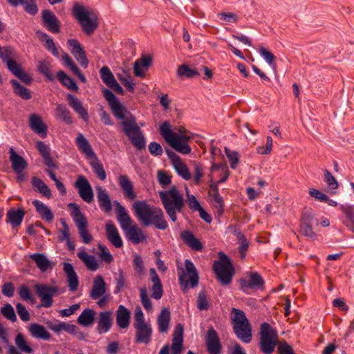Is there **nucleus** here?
Here are the masks:
<instances>
[{
    "label": "nucleus",
    "mask_w": 354,
    "mask_h": 354,
    "mask_svg": "<svg viewBox=\"0 0 354 354\" xmlns=\"http://www.w3.org/2000/svg\"><path fill=\"white\" fill-rule=\"evenodd\" d=\"M97 248L100 251V257L102 261L106 263H111L113 261L112 254L105 245L98 244Z\"/></svg>",
    "instance_id": "57"
},
{
    "label": "nucleus",
    "mask_w": 354,
    "mask_h": 354,
    "mask_svg": "<svg viewBox=\"0 0 354 354\" xmlns=\"http://www.w3.org/2000/svg\"><path fill=\"white\" fill-rule=\"evenodd\" d=\"M10 84L13 87L14 93L23 100H27L32 97L31 93L28 88L21 85L17 80H11Z\"/></svg>",
    "instance_id": "44"
},
{
    "label": "nucleus",
    "mask_w": 354,
    "mask_h": 354,
    "mask_svg": "<svg viewBox=\"0 0 354 354\" xmlns=\"http://www.w3.org/2000/svg\"><path fill=\"white\" fill-rule=\"evenodd\" d=\"M185 270H183L179 274L178 281L180 288L183 292H186L190 288H194L198 284V274L194 263L189 259L185 261Z\"/></svg>",
    "instance_id": "8"
},
{
    "label": "nucleus",
    "mask_w": 354,
    "mask_h": 354,
    "mask_svg": "<svg viewBox=\"0 0 354 354\" xmlns=\"http://www.w3.org/2000/svg\"><path fill=\"white\" fill-rule=\"evenodd\" d=\"M178 75L179 76H185L188 78H192L195 76H198L199 73L196 69H192L187 65H181L178 67Z\"/></svg>",
    "instance_id": "54"
},
{
    "label": "nucleus",
    "mask_w": 354,
    "mask_h": 354,
    "mask_svg": "<svg viewBox=\"0 0 354 354\" xmlns=\"http://www.w3.org/2000/svg\"><path fill=\"white\" fill-rule=\"evenodd\" d=\"M102 93L114 117L122 120L120 123L122 127V131L128 138L131 145L138 150L145 149L146 139L142 131L136 122V117L130 113L127 108L118 101L117 97L108 88H104Z\"/></svg>",
    "instance_id": "1"
},
{
    "label": "nucleus",
    "mask_w": 354,
    "mask_h": 354,
    "mask_svg": "<svg viewBox=\"0 0 354 354\" xmlns=\"http://www.w3.org/2000/svg\"><path fill=\"white\" fill-rule=\"evenodd\" d=\"M127 237L135 244H138L146 239L143 231L136 225L131 227L126 231Z\"/></svg>",
    "instance_id": "42"
},
{
    "label": "nucleus",
    "mask_w": 354,
    "mask_h": 354,
    "mask_svg": "<svg viewBox=\"0 0 354 354\" xmlns=\"http://www.w3.org/2000/svg\"><path fill=\"white\" fill-rule=\"evenodd\" d=\"M105 232L107 239L115 248H120L123 245V241L117 227L112 221H108L105 225Z\"/></svg>",
    "instance_id": "18"
},
{
    "label": "nucleus",
    "mask_w": 354,
    "mask_h": 354,
    "mask_svg": "<svg viewBox=\"0 0 354 354\" xmlns=\"http://www.w3.org/2000/svg\"><path fill=\"white\" fill-rule=\"evenodd\" d=\"M232 313H234V317L232 319L233 326L248 322V320L243 310L233 308L232 309Z\"/></svg>",
    "instance_id": "51"
},
{
    "label": "nucleus",
    "mask_w": 354,
    "mask_h": 354,
    "mask_svg": "<svg viewBox=\"0 0 354 354\" xmlns=\"http://www.w3.org/2000/svg\"><path fill=\"white\" fill-rule=\"evenodd\" d=\"M163 207L173 222L177 220L176 212H181L184 207V198L176 186H172L167 191L159 192Z\"/></svg>",
    "instance_id": "4"
},
{
    "label": "nucleus",
    "mask_w": 354,
    "mask_h": 354,
    "mask_svg": "<svg viewBox=\"0 0 354 354\" xmlns=\"http://www.w3.org/2000/svg\"><path fill=\"white\" fill-rule=\"evenodd\" d=\"M29 127L37 135L42 138L47 136L48 127L42 120L40 115L33 113L29 116Z\"/></svg>",
    "instance_id": "17"
},
{
    "label": "nucleus",
    "mask_w": 354,
    "mask_h": 354,
    "mask_svg": "<svg viewBox=\"0 0 354 354\" xmlns=\"http://www.w3.org/2000/svg\"><path fill=\"white\" fill-rule=\"evenodd\" d=\"M133 209L138 219L145 226L153 225L160 230L168 227L164 212L160 207L150 205L145 201H137L133 203Z\"/></svg>",
    "instance_id": "2"
},
{
    "label": "nucleus",
    "mask_w": 354,
    "mask_h": 354,
    "mask_svg": "<svg viewBox=\"0 0 354 354\" xmlns=\"http://www.w3.org/2000/svg\"><path fill=\"white\" fill-rule=\"evenodd\" d=\"M62 60L64 61L66 66L68 67L82 83H85L86 82V78L85 76L80 71V68L75 64L72 58L66 53H63Z\"/></svg>",
    "instance_id": "38"
},
{
    "label": "nucleus",
    "mask_w": 354,
    "mask_h": 354,
    "mask_svg": "<svg viewBox=\"0 0 354 354\" xmlns=\"http://www.w3.org/2000/svg\"><path fill=\"white\" fill-rule=\"evenodd\" d=\"M206 344L209 354H220L221 344L217 332L212 328H209L207 333Z\"/></svg>",
    "instance_id": "16"
},
{
    "label": "nucleus",
    "mask_w": 354,
    "mask_h": 354,
    "mask_svg": "<svg viewBox=\"0 0 354 354\" xmlns=\"http://www.w3.org/2000/svg\"><path fill=\"white\" fill-rule=\"evenodd\" d=\"M21 5L24 6V10L30 15H35L38 12L35 0H24Z\"/></svg>",
    "instance_id": "61"
},
{
    "label": "nucleus",
    "mask_w": 354,
    "mask_h": 354,
    "mask_svg": "<svg viewBox=\"0 0 354 354\" xmlns=\"http://www.w3.org/2000/svg\"><path fill=\"white\" fill-rule=\"evenodd\" d=\"M136 333V342L148 344L151 340L152 328L148 324L134 326Z\"/></svg>",
    "instance_id": "20"
},
{
    "label": "nucleus",
    "mask_w": 354,
    "mask_h": 354,
    "mask_svg": "<svg viewBox=\"0 0 354 354\" xmlns=\"http://www.w3.org/2000/svg\"><path fill=\"white\" fill-rule=\"evenodd\" d=\"M100 75L102 82L108 87H109L112 84H113L116 81L110 68L106 66H104L101 68V69L100 70Z\"/></svg>",
    "instance_id": "45"
},
{
    "label": "nucleus",
    "mask_w": 354,
    "mask_h": 354,
    "mask_svg": "<svg viewBox=\"0 0 354 354\" xmlns=\"http://www.w3.org/2000/svg\"><path fill=\"white\" fill-rule=\"evenodd\" d=\"M233 329L236 337L243 342L248 344L251 342L252 330L249 322L233 326Z\"/></svg>",
    "instance_id": "25"
},
{
    "label": "nucleus",
    "mask_w": 354,
    "mask_h": 354,
    "mask_svg": "<svg viewBox=\"0 0 354 354\" xmlns=\"http://www.w3.org/2000/svg\"><path fill=\"white\" fill-rule=\"evenodd\" d=\"M56 114L66 123L71 124L73 122L70 111L66 108L65 105L58 104L56 107Z\"/></svg>",
    "instance_id": "48"
},
{
    "label": "nucleus",
    "mask_w": 354,
    "mask_h": 354,
    "mask_svg": "<svg viewBox=\"0 0 354 354\" xmlns=\"http://www.w3.org/2000/svg\"><path fill=\"white\" fill-rule=\"evenodd\" d=\"M149 276V279L153 283L151 288V297L155 299H160L163 293L162 285L160 279L154 268H150Z\"/></svg>",
    "instance_id": "23"
},
{
    "label": "nucleus",
    "mask_w": 354,
    "mask_h": 354,
    "mask_svg": "<svg viewBox=\"0 0 354 354\" xmlns=\"http://www.w3.org/2000/svg\"><path fill=\"white\" fill-rule=\"evenodd\" d=\"M75 187L78 189L79 195L84 201L91 203L93 201L91 185L84 176L80 175L77 177Z\"/></svg>",
    "instance_id": "13"
},
{
    "label": "nucleus",
    "mask_w": 354,
    "mask_h": 354,
    "mask_svg": "<svg viewBox=\"0 0 354 354\" xmlns=\"http://www.w3.org/2000/svg\"><path fill=\"white\" fill-rule=\"evenodd\" d=\"M159 131L165 141L176 151L184 155L191 153L192 149L187 142L192 136L185 134L187 131L184 127L180 128V134H177L172 131L170 123L165 121L160 124Z\"/></svg>",
    "instance_id": "3"
},
{
    "label": "nucleus",
    "mask_w": 354,
    "mask_h": 354,
    "mask_svg": "<svg viewBox=\"0 0 354 354\" xmlns=\"http://www.w3.org/2000/svg\"><path fill=\"white\" fill-rule=\"evenodd\" d=\"M106 292V283L101 275H97L93 279V284L90 292L93 299H97L104 295Z\"/></svg>",
    "instance_id": "24"
},
{
    "label": "nucleus",
    "mask_w": 354,
    "mask_h": 354,
    "mask_svg": "<svg viewBox=\"0 0 354 354\" xmlns=\"http://www.w3.org/2000/svg\"><path fill=\"white\" fill-rule=\"evenodd\" d=\"M133 266L138 274L142 275L144 274L145 266L141 256L138 254L133 255Z\"/></svg>",
    "instance_id": "59"
},
{
    "label": "nucleus",
    "mask_w": 354,
    "mask_h": 354,
    "mask_svg": "<svg viewBox=\"0 0 354 354\" xmlns=\"http://www.w3.org/2000/svg\"><path fill=\"white\" fill-rule=\"evenodd\" d=\"M180 237L184 243L192 250L195 251H201L203 245L201 241L195 237L192 232L189 230L183 231L180 233Z\"/></svg>",
    "instance_id": "31"
},
{
    "label": "nucleus",
    "mask_w": 354,
    "mask_h": 354,
    "mask_svg": "<svg viewBox=\"0 0 354 354\" xmlns=\"http://www.w3.org/2000/svg\"><path fill=\"white\" fill-rule=\"evenodd\" d=\"M1 312L6 319L10 320L12 322H16L17 317L14 308L11 304H6L4 306L1 308Z\"/></svg>",
    "instance_id": "58"
},
{
    "label": "nucleus",
    "mask_w": 354,
    "mask_h": 354,
    "mask_svg": "<svg viewBox=\"0 0 354 354\" xmlns=\"http://www.w3.org/2000/svg\"><path fill=\"white\" fill-rule=\"evenodd\" d=\"M313 216L310 214H303L301 218L299 232L310 240L317 239V234L313 230Z\"/></svg>",
    "instance_id": "15"
},
{
    "label": "nucleus",
    "mask_w": 354,
    "mask_h": 354,
    "mask_svg": "<svg viewBox=\"0 0 354 354\" xmlns=\"http://www.w3.org/2000/svg\"><path fill=\"white\" fill-rule=\"evenodd\" d=\"M118 183L123 192L124 198L133 201L137 197V194L133 190V183L127 175H120Z\"/></svg>",
    "instance_id": "19"
},
{
    "label": "nucleus",
    "mask_w": 354,
    "mask_h": 354,
    "mask_svg": "<svg viewBox=\"0 0 354 354\" xmlns=\"http://www.w3.org/2000/svg\"><path fill=\"white\" fill-rule=\"evenodd\" d=\"M67 100L69 106L79 115L80 118L87 122L88 120V111L80 100L72 94L67 95Z\"/></svg>",
    "instance_id": "22"
},
{
    "label": "nucleus",
    "mask_w": 354,
    "mask_h": 354,
    "mask_svg": "<svg viewBox=\"0 0 354 354\" xmlns=\"http://www.w3.org/2000/svg\"><path fill=\"white\" fill-rule=\"evenodd\" d=\"M131 312L123 305H120L116 311V323L120 328L129 327Z\"/></svg>",
    "instance_id": "26"
},
{
    "label": "nucleus",
    "mask_w": 354,
    "mask_h": 354,
    "mask_svg": "<svg viewBox=\"0 0 354 354\" xmlns=\"http://www.w3.org/2000/svg\"><path fill=\"white\" fill-rule=\"evenodd\" d=\"M31 184L32 189L35 192H39L48 199L52 197L50 189L41 179L36 176H32L31 178Z\"/></svg>",
    "instance_id": "37"
},
{
    "label": "nucleus",
    "mask_w": 354,
    "mask_h": 354,
    "mask_svg": "<svg viewBox=\"0 0 354 354\" xmlns=\"http://www.w3.org/2000/svg\"><path fill=\"white\" fill-rule=\"evenodd\" d=\"M41 19L44 26L52 33L60 32V22L56 15L50 10H44L41 13Z\"/></svg>",
    "instance_id": "14"
},
{
    "label": "nucleus",
    "mask_w": 354,
    "mask_h": 354,
    "mask_svg": "<svg viewBox=\"0 0 354 354\" xmlns=\"http://www.w3.org/2000/svg\"><path fill=\"white\" fill-rule=\"evenodd\" d=\"M277 352L279 354H296L294 352L292 346L288 344L286 341H281L277 346Z\"/></svg>",
    "instance_id": "64"
},
{
    "label": "nucleus",
    "mask_w": 354,
    "mask_h": 354,
    "mask_svg": "<svg viewBox=\"0 0 354 354\" xmlns=\"http://www.w3.org/2000/svg\"><path fill=\"white\" fill-rule=\"evenodd\" d=\"M226 156L230 164L232 169H236L239 162V156L238 152L235 151H230L227 148L225 149Z\"/></svg>",
    "instance_id": "60"
},
{
    "label": "nucleus",
    "mask_w": 354,
    "mask_h": 354,
    "mask_svg": "<svg viewBox=\"0 0 354 354\" xmlns=\"http://www.w3.org/2000/svg\"><path fill=\"white\" fill-rule=\"evenodd\" d=\"M29 257L35 261L41 272H46L48 268H52L53 266V263L43 253L32 254H30Z\"/></svg>",
    "instance_id": "33"
},
{
    "label": "nucleus",
    "mask_w": 354,
    "mask_h": 354,
    "mask_svg": "<svg viewBox=\"0 0 354 354\" xmlns=\"http://www.w3.org/2000/svg\"><path fill=\"white\" fill-rule=\"evenodd\" d=\"M15 57L13 48L10 46L1 47L0 46V58L3 62L7 63V60L12 59Z\"/></svg>",
    "instance_id": "55"
},
{
    "label": "nucleus",
    "mask_w": 354,
    "mask_h": 354,
    "mask_svg": "<svg viewBox=\"0 0 354 354\" xmlns=\"http://www.w3.org/2000/svg\"><path fill=\"white\" fill-rule=\"evenodd\" d=\"M37 212L40 215L41 218L46 221L50 223L54 219V215L52 211L42 202L35 200L32 201Z\"/></svg>",
    "instance_id": "35"
},
{
    "label": "nucleus",
    "mask_w": 354,
    "mask_h": 354,
    "mask_svg": "<svg viewBox=\"0 0 354 354\" xmlns=\"http://www.w3.org/2000/svg\"><path fill=\"white\" fill-rule=\"evenodd\" d=\"M19 295L20 297L24 301H29L31 303H35V299L32 295L29 288L26 285H21L19 289Z\"/></svg>",
    "instance_id": "62"
},
{
    "label": "nucleus",
    "mask_w": 354,
    "mask_h": 354,
    "mask_svg": "<svg viewBox=\"0 0 354 354\" xmlns=\"http://www.w3.org/2000/svg\"><path fill=\"white\" fill-rule=\"evenodd\" d=\"M249 279L241 278L239 280L240 288L244 292L250 294V290H262L264 286V280L261 276L256 272H250Z\"/></svg>",
    "instance_id": "12"
},
{
    "label": "nucleus",
    "mask_w": 354,
    "mask_h": 354,
    "mask_svg": "<svg viewBox=\"0 0 354 354\" xmlns=\"http://www.w3.org/2000/svg\"><path fill=\"white\" fill-rule=\"evenodd\" d=\"M219 260L214 261L212 269L218 280L223 285L231 283L234 268L229 257L222 252H218Z\"/></svg>",
    "instance_id": "5"
},
{
    "label": "nucleus",
    "mask_w": 354,
    "mask_h": 354,
    "mask_svg": "<svg viewBox=\"0 0 354 354\" xmlns=\"http://www.w3.org/2000/svg\"><path fill=\"white\" fill-rule=\"evenodd\" d=\"M24 215L25 211L23 208H18L17 210L11 208L7 212L6 222L10 223L13 228L18 227L21 224Z\"/></svg>",
    "instance_id": "29"
},
{
    "label": "nucleus",
    "mask_w": 354,
    "mask_h": 354,
    "mask_svg": "<svg viewBox=\"0 0 354 354\" xmlns=\"http://www.w3.org/2000/svg\"><path fill=\"white\" fill-rule=\"evenodd\" d=\"M10 160L12 163V167L15 173H21L27 167L28 164L25 159L17 153L14 149H10Z\"/></svg>",
    "instance_id": "28"
},
{
    "label": "nucleus",
    "mask_w": 354,
    "mask_h": 354,
    "mask_svg": "<svg viewBox=\"0 0 354 354\" xmlns=\"http://www.w3.org/2000/svg\"><path fill=\"white\" fill-rule=\"evenodd\" d=\"M176 173L184 180H189L191 179L192 176L189 170L185 163L182 160L173 165Z\"/></svg>",
    "instance_id": "46"
},
{
    "label": "nucleus",
    "mask_w": 354,
    "mask_h": 354,
    "mask_svg": "<svg viewBox=\"0 0 354 354\" xmlns=\"http://www.w3.org/2000/svg\"><path fill=\"white\" fill-rule=\"evenodd\" d=\"M75 19L82 26L83 32L87 35H91L98 27L96 17H90L88 12L82 6L75 5L73 8Z\"/></svg>",
    "instance_id": "9"
},
{
    "label": "nucleus",
    "mask_w": 354,
    "mask_h": 354,
    "mask_svg": "<svg viewBox=\"0 0 354 354\" xmlns=\"http://www.w3.org/2000/svg\"><path fill=\"white\" fill-rule=\"evenodd\" d=\"M152 63V58L150 55H142L137 59L133 64V72L136 76L144 77L146 71L149 69Z\"/></svg>",
    "instance_id": "21"
},
{
    "label": "nucleus",
    "mask_w": 354,
    "mask_h": 354,
    "mask_svg": "<svg viewBox=\"0 0 354 354\" xmlns=\"http://www.w3.org/2000/svg\"><path fill=\"white\" fill-rule=\"evenodd\" d=\"M75 142L79 150L85 154L88 158L95 157L96 155L92 149L91 145L82 133H80L78 134Z\"/></svg>",
    "instance_id": "32"
},
{
    "label": "nucleus",
    "mask_w": 354,
    "mask_h": 354,
    "mask_svg": "<svg viewBox=\"0 0 354 354\" xmlns=\"http://www.w3.org/2000/svg\"><path fill=\"white\" fill-rule=\"evenodd\" d=\"M57 77L60 83L68 89L73 91H78V86L75 80L68 76L64 71H59L57 73Z\"/></svg>",
    "instance_id": "41"
},
{
    "label": "nucleus",
    "mask_w": 354,
    "mask_h": 354,
    "mask_svg": "<svg viewBox=\"0 0 354 354\" xmlns=\"http://www.w3.org/2000/svg\"><path fill=\"white\" fill-rule=\"evenodd\" d=\"M209 299L205 290H201L197 297V308L200 310H206L209 308Z\"/></svg>",
    "instance_id": "53"
},
{
    "label": "nucleus",
    "mask_w": 354,
    "mask_h": 354,
    "mask_svg": "<svg viewBox=\"0 0 354 354\" xmlns=\"http://www.w3.org/2000/svg\"><path fill=\"white\" fill-rule=\"evenodd\" d=\"M211 188L213 191V198L215 202V208L217 209V212L219 215L223 214L224 203L223 198L219 194L218 189L216 185H211Z\"/></svg>",
    "instance_id": "47"
},
{
    "label": "nucleus",
    "mask_w": 354,
    "mask_h": 354,
    "mask_svg": "<svg viewBox=\"0 0 354 354\" xmlns=\"http://www.w3.org/2000/svg\"><path fill=\"white\" fill-rule=\"evenodd\" d=\"M94 158L95 160L91 163V166L97 177L100 180H104L106 178V174L104 169L103 165L100 162V161L97 159L96 156Z\"/></svg>",
    "instance_id": "49"
},
{
    "label": "nucleus",
    "mask_w": 354,
    "mask_h": 354,
    "mask_svg": "<svg viewBox=\"0 0 354 354\" xmlns=\"http://www.w3.org/2000/svg\"><path fill=\"white\" fill-rule=\"evenodd\" d=\"M36 147L44 160V165L48 167L46 172L55 183L57 182L59 179L52 169H58V166L51 156L50 147L44 142L40 140L37 142Z\"/></svg>",
    "instance_id": "11"
},
{
    "label": "nucleus",
    "mask_w": 354,
    "mask_h": 354,
    "mask_svg": "<svg viewBox=\"0 0 354 354\" xmlns=\"http://www.w3.org/2000/svg\"><path fill=\"white\" fill-rule=\"evenodd\" d=\"M140 296L142 305L147 311H151L152 309L151 301L149 298L146 288H142L140 290Z\"/></svg>",
    "instance_id": "56"
},
{
    "label": "nucleus",
    "mask_w": 354,
    "mask_h": 354,
    "mask_svg": "<svg viewBox=\"0 0 354 354\" xmlns=\"http://www.w3.org/2000/svg\"><path fill=\"white\" fill-rule=\"evenodd\" d=\"M77 257L84 262L87 268L91 271H95L98 268V263L93 255H88L85 251L78 252Z\"/></svg>",
    "instance_id": "43"
},
{
    "label": "nucleus",
    "mask_w": 354,
    "mask_h": 354,
    "mask_svg": "<svg viewBox=\"0 0 354 354\" xmlns=\"http://www.w3.org/2000/svg\"><path fill=\"white\" fill-rule=\"evenodd\" d=\"M278 342L277 331L267 322L261 324L259 331V348L265 354H272Z\"/></svg>",
    "instance_id": "6"
},
{
    "label": "nucleus",
    "mask_w": 354,
    "mask_h": 354,
    "mask_svg": "<svg viewBox=\"0 0 354 354\" xmlns=\"http://www.w3.org/2000/svg\"><path fill=\"white\" fill-rule=\"evenodd\" d=\"M170 319L171 314L169 310L167 308H162L157 319L160 333H167L168 332Z\"/></svg>",
    "instance_id": "36"
},
{
    "label": "nucleus",
    "mask_w": 354,
    "mask_h": 354,
    "mask_svg": "<svg viewBox=\"0 0 354 354\" xmlns=\"http://www.w3.org/2000/svg\"><path fill=\"white\" fill-rule=\"evenodd\" d=\"M95 311L91 308L84 309L77 318V323L83 326H88L93 324Z\"/></svg>",
    "instance_id": "40"
},
{
    "label": "nucleus",
    "mask_w": 354,
    "mask_h": 354,
    "mask_svg": "<svg viewBox=\"0 0 354 354\" xmlns=\"http://www.w3.org/2000/svg\"><path fill=\"white\" fill-rule=\"evenodd\" d=\"M324 180L326 181L328 188L335 189L338 187L339 184L336 178L327 170H324Z\"/></svg>",
    "instance_id": "63"
},
{
    "label": "nucleus",
    "mask_w": 354,
    "mask_h": 354,
    "mask_svg": "<svg viewBox=\"0 0 354 354\" xmlns=\"http://www.w3.org/2000/svg\"><path fill=\"white\" fill-rule=\"evenodd\" d=\"M112 326L111 313L110 311L101 312L99 315V321L97 330L100 334L108 332Z\"/></svg>",
    "instance_id": "30"
},
{
    "label": "nucleus",
    "mask_w": 354,
    "mask_h": 354,
    "mask_svg": "<svg viewBox=\"0 0 354 354\" xmlns=\"http://www.w3.org/2000/svg\"><path fill=\"white\" fill-rule=\"evenodd\" d=\"M37 296L40 299L41 307L50 308L53 304V297L59 295V287L46 284H36L34 286Z\"/></svg>",
    "instance_id": "10"
},
{
    "label": "nucleus",
    "mask_w": 354,
    "mask_h": 354,
    "mask_svg": "<svg viewBox=\"0 0 354 354\" xmlns=\"http://www.w3.org/2000/svg\"><path fill=\"white\" fill-rule=\"evenodd\" d=\"M341 211L346 216V220L343 222L346 227L351 230L354 229V205H341Z\"/></svg>",
    "instance_id": "39"
},
{
    "label": "nucleus",
    "mask_w": 354,
    "mask_h": 354,
    "mask_svg": "<svg viewBox=\"0 0 354 354\" xmlns=\"http://www.w3.org/2000/svg\"><path fill=\"white\" fill-rule=\"evenodd\" d=\"M15 344L21 351L26 353H30L32 351V348L27 344L24 336L21 333H19L15 337Z\"/></svg>",
    "instance_id": "52"
},
{
    "label": "nucleus",
    "mask_w": 354,
    "mask_h": 354,
    "mask_svg": "<svg viewBox=\"0 0 354 354\" xmlns=\"http://www.w3.org/2000/svg\"><path fill=\"white\" fill-rule=\"evenodd\" d=\"M28 330L31 335L35 338L44 340H49L50 339V334L46 328L37 323L31 324L28 327Z\"/></svg>",
    "instance_id": "34"
},
{
    "label": "nucleus",
    "mask_w": 354,
    "mask_h": 354,
    "mask_svg": "<svg viewBox=\"0 0 354 354\" xmlns=\"http://www.w3.org/2000/svg\"><path fill=\"white\" fill-rule=\"evenodd\" d=\"M71 211V216L78 229V232L82 241L86 243H90L93 240V236L89 234L87 227L88 221L86 216L81 212L78 205L74 203L68 204Z\"/></svg>",
    "instance_id": "7"
},
{
    "label": "nucleus",
    "mask_w": 354,
    "mask_h": 354,
    "mask_svg": "<svg viewBox=\"0 0 354 354\" xmlns=\"http://www.w3.org/2000/svg\"><path fill=\"white\" fill-rule=\"evenodd\" d=\"M97 198L101 209L109 213L112 209L111 198L107 192L102 187H97Z\"/></svg>",
    "instance_id": "27"
},
{
    "label": "nucleus",
    "mask_w": 354,
    "mask_h": 354,
    "mask_svg": "<svg viewBox=\"0 0 354 354\" xmlns=\"http://www.w3.org/2000/svg\"><path fill=\"white\" fill-rule=\"evenodd\" d=\"M39 72L42 74L47 80L53 82L55 80L54 75L50 71V63L46 61L39 62L37 66Z\"/></svg>",
    "instance_id": "50"
}]
</instances>
